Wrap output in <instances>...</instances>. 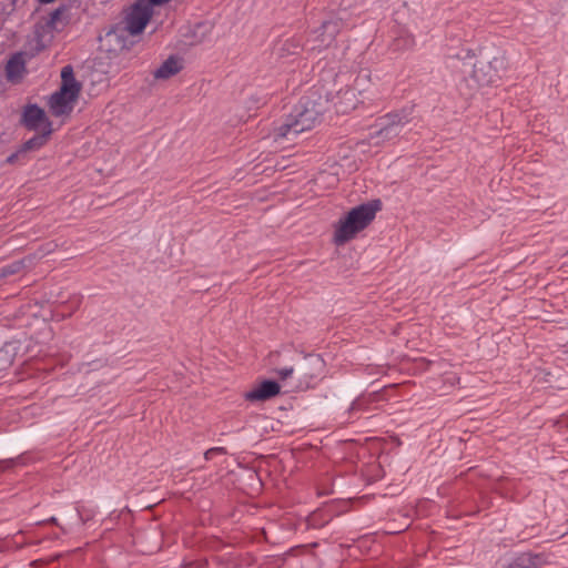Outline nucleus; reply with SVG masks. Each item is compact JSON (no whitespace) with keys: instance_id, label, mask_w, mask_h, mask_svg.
Instances as JSON below:
<instances>
[{"instance_id":"nucleus-14","label":"nucleus","mask_w":568,"mask_h":568,"mask_svg":"<svg viewBox=\"0 0 568 568\" xmlns=\"http://www.w3.org/2000/svg\"><path fill=\"white\" fill-rule=\"evenodd\" d=\"M378 123L392 128L395 132L399 133L400 129L408 123V118L403 112H394L379 118Z\"/></svg>"},{"instance_id":"nucleus-4","label":"nucleus","mask_w":568,"mask_h":568,"mask_svg":"<svg viewBox=\"0 0 568 568\" xmlns=\"http://www.w3.org/2000/svg\"><path fill=\"white\" fill-rule=\"evenodd\" d=\"M504 67L503 59L494 58L490 61H477L474 67L469 79L466 83L469 88L467 94L471 95L474 91L496 85L500 80V69Z\"/></svg>"},{"instance_id":"nucleus-11","label":"nucleus","mask_w":568,"mask_h":568,"mask_svg":"<svg viewBox=\"0 0 568 568\" xmlns=\"http://www.w3.org/2000/svg\"><path fill=\"white\" fill-rule=\"evenodd\" d=\"M182 68V59L176 55H170L156 70H154L153 77L155 80H168L178 74Z\"/></svg>"},{"instance_id":"nucleus-1","label":"nucleus","mask_w":568,"mask_h":568,"mask_svg":"<svg viewBox=\"0 0 568 568\" xmlns=\"http://www.w3.org/2000/svg\"><path fill=\"white\" fill-rule=\"evenodd\" d=\"M82 84L75 79L73 68L65 65L61 70V85L51 94L48 105L53 116H68L80 97Z\"/></svg>"},{"instance_id":"nucleus-23","label":"nucleus","mask_w":568,"mask_h":568,"mask_svg":"<svg viewBox=\"0 0 568 568\" xmlns=\"http://www.w3.org/2000/svg\"><path fill=\"white\" fill-rule=\"evenodd\" d=\"M6 464H7V465H8V467H9V466L13 465V464H14V462H13L12 459H10V460H7V462H6Z\"/></svg>"},{"instance_id":"nucleus-10","label":"nucleus","mask_w":568,"mask_h":568,"mask_svg":"<svg viewBox=\"0 0 568 568\" xmlns=\"http://www.w3.org/2000/svg\"><path fill=\"white\" fill-rule=\"evenodd\" d=\"M22 122L29 130H38L42 125L47 130V123H51L44 111L36 104L28 105L22 115Z\"/></svg>"},{"instance_id":"nucleus-20","label":"nucleus","mask_w":568,"mask_h":568,"mask_svg":"<svg viewBox=\"0 0 568 568\" xmlns=\"http://www.w3.org/2000/svg\"><path fill=\"white\" fill-rule=\"evenodd\" d=\"M149 2V6H161L163 3L169 2L170 0H146Z\"/></svg>"},{"instance_id":"nucleus-2","label":"nucleus","mask_w":568,"mask_h":568,"mask_svg":"<svg viewBox=\"0 0 568 568\" xmlns=\"http://www.w3.org/2000/svg\"><path fill=\"white\" fill-rule=\"evenodd\" d=\"M376 210L369 204H362L352 209L338 222L334 232V242L342 245L363 231L375 217Z\"/></svg>"},{"instance_id":"nucleus-22","label":"nucleus","mask_w":568,"mask_h":568,"mask_svg":"<svg viewBox=\"0 0 568 568\" xmlns=\"http://www.w3.org/2000/svg\"><path fill=\"white\" fill-rule=\"evenodd\" d=\"M54 0H39L40 3H51L53 2Z\"/></svg>"},{"instance_id":"nucleus-15","label":"nucleus","mask_w":568,"mask_h":568,"mask_svg":"<svg viewBox=\"0 0 568 568\" xmlns=\"http://www.w3.org/2000/svg\"><path fill=\"white\" fill-rule=\"evenodd\" d=\"M51 132V123H47V130L42 134L34 135L33 138L26 141L21 148V152L26 153L28 151L40 149L47 143Z\"/></svg>"},{"instance_id":"nucleus-17","label":"nucleus","mask_w":568,"mask_h":568,"mask_svg":"<svg viewBox=\"0 0 568 568\" xmlns=\"http://www.w3.org/2000/svg\"><path fill=\"white\" fill-rule=\"evenodd\" d=\"M225 453V449L223 447H213V448H210L207 449L205 453H204V458L206 460H211L213 459L216 455H221V454H224Z\"/></svg>"},{"instance_id":"nucleus-8","label":"nucleus","mask_w":568,"mask_h":568,"mask_svg":"<svg viewBox=\"0 0 568 568\" xmlns=\"http://www.w3.org/2000/svg\"><path fill=\"white\" fill-rule=\"evenodd\" d=\"M304 43L301 37L294 36L278 40L274 47V53L277 58L284 59L297 55L303 51Z\"/></svg>"},{"instance_id":"nucleus-13","label":"nucleus","mask_w":568,"mask_h":568,"mask_svg":"<svg viewBox=\"0 0 568 568\" xmlns=\"http://www.w3.org/2000/svg\"><path fill=\"white\" fill-rule=\"evenodd\" d=\"M33 261H34V256L28 255L19 261H14L11 264L1 267L0 268V280L11 276V275H14V274H18L22 270L31 266L33 264Z\"/></svg>"},{"instance_id":"nucleus-5","label":"nucleus","mask_w":568,"mask_h":568,"mask_svg":"<svg viewBox=\"0 0 568 568\" xmlns=\"http://www.w3.org/2000/svg\"><path fill=\"white\" fill-rule=\"evenodd\" d=\"M153 16V8L146 0H136L125 17V29L131 36L140 34Z\"/></svg>"},{"instance_id":"nucleus-12","label":"nucleus","mask_w":568,"mask_h":568,"mask_svg":"<svg viewBox=\"0 0 568 568\" xmlns=\"http://www.w3.org/2000/svg\"><path fill=\"white\" fill-rule=\"evenodd\" d=\"M26 70L24 60L22 53H16L10 58L6 65L7 78L10 81L18 80L21 78Z\"/></svg>"},{"instance_id":"nucleus-21","label":"nucleus","mask_w":568,"mask_h":568,"mask_svg":"<svg viewBox=\"0 0 568 568\" xmlns=\"http://www.w3.org/2000/svg\"><path fill=\"white\" fill-rule=\"evenodd\" d=\"M55 247L57 245L54 243H48L43 250V254L53 252Z\"/></svg>"},{"instance_id":"nucleus-9","label":"nucleus","mask_w":568,"mask_h":568,"mask_svg":"<svg viewBox=\"0 0 568 568\" xmlns=\"http://www.w3.org/2000/svg\"><path fill=\"white\" fill-rule=\"evenodd\" d=\"M542 562L539 555L520 552L505 559L504 568H538Z\"/></svg>"},{"instance_id":"nucleus-3","label":"nucleus","mask_w":568,"mask_h":568,"mask_svg":"<svg viewBox=\"0 0 568 568\" xmlns=\"http://www.w3.org/2000/svg\"><path fill=\"white\" fill-rule=\"evenodd\" d=\"M317 118V112L308 110L304 106L295 109V112L290 114L285 122L273 130L274 140L291 139L297 134L308 131L314 128Z\"/></svg>"},{"instance_id":"nucleus-18","label":"nucleus","mask_w":568,"mask_h":568,"mask_svg":"<svg viewBox=\"0 0 568 568\" xmlns=\"http://www.w3.org/2000/svg\"><path fill=\"white\" fill-rule=\"evenodd\" d=\"M277 375L282 378V379H285L287 378L288 376L292 375L293 373V368L292 367H284L282 369H278L276 371Z\"/></svg>"},{"instance_id":"nucleus-7","label":"nucleus","mask_w":568,"mask_h":568,"mask_svg":"<svg viewBox=\"0 0 568 568\" xmlns=\"http://www.w3.org/2000/svg\"><path fill=\"white\" fill-rule=\"evenodd\" d=\"M281 390V387L275 381H263L254 386L245 394V398L250 402H264L275 397Z\"/></svg>"},{"instance_id":"nucleus-19","label":"nucleus","mask_w":568,"mask_h":568,"mask_svg":"<svg viewBox=\"0 0 568 568\" xmlns=\"http://www.w3.org/2000/svg\"><path fill=\"white\" fill-rule=\"evenodd\" d=\"M22 153H23V152H21V150H20V151H18V152H16V153H12L11 155H9V156L7 158V163H9V164H13V163H16V161L19 159V156H20Z\"/></svg>"},{"instance_id":"nucleus-6","label":"nucleus","mask_w":568,"mask_h":568,"mask_svg":"<svg viewBox=\"0 0 568 568\" xmlns=\"http://www.w3.org/2000/svg\"><path fill=\"white\" fill-rule=\"evenodd\" d=\"M341 31V22L338 20L324 21L320 28L313 31L312 38L308 39L310 50L321 51L331 47Z\"/></svg>"},{"instance_id":"nucleus-24","label":"nucleus","mask_w":568,"mask_h":568,"mask_svg":"<svg viewBox=\"0 0 568 568\" xmlns=\"http://www.w3.org/2000/svg\"><path fill=\"white\" fill-rule=\"evenodd\" d=\"M59 14V10L54 11L53 14H52V19H55Z\"/></svg>"},{"instance_id":"nucleus-16","label":"nucleus","mask_w":568,"mask_h":568,"mask_svg":"<svg viewBox=\"0 0 568 568\" xmlns=\"http://www.w3.org/2000/svg\"><path fill=\"white\" fill-rule=\"evenodd\" d=\"M377 125L378 130L369 134V143L379 144L381 142L392 140L399 134L395 132V130H393L392 128L385 126L381 123H378Z\"/></svg>"}]
</instances>
